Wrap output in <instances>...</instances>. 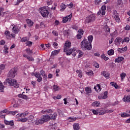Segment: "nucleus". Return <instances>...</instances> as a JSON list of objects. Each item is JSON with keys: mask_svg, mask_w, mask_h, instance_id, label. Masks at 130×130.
<instances>
[{"mask_svg": "<svg viewBox=\"0 0 130 130\" xmlns=\"http://www.w3.org/2000/svg\"><path fill=\"white\" fill-rule=\"evenodd\" d=\"M81 47L84 50H91L92 49V44L88 42L87 39H84L81 42Z\"/></svg>", "mask_w": 130, "mask_h": 130, "instance_id": "1", "label": "nucleus"}, {"mask_svg": "<svg viewBox=\"0 0 130 130\" xmlns=\"http://www.w3.org/2000/svg\"><path fill=\"white\" fill-rule=\"evenodd\" d=\"M50 117H49V115H43L41 119H40L39 120L36 121V125H38V124H43L44 122H47V121H49L50 120Z\"/></svg>", "mask_w": 130, "mask_h": 130, "instance_id": "2", "label": "nucleus"}, {"mask_svg": "<svg viewBox=\"0 0 130 130\" xmlns=\"http://www.w3.org/2000/svg\"><path fill=\"white\" fill-rule=\"evenodd\" d=\"M6 83L9 86L14 87V88H19L20 85L18 83V81L16 79H6Z\"/></svg>", "mask_w": 130, "mask_h": 130, "instance_id": "3", "label": "nucleus"}, {"mask_svg": "<svg viewBox=\"0 0 130 130\" xmlns=\"http://www.w3.org/2000/svg\"><path fill=\"white\" fill-rule=\"evenodd\" d=\"M46 8H48V7L46 6L44 7H41L39 9V11L42 15V17H43V18H46V17H48V15H49V11Z\"/></svg>", "mask_w": 130, "mask_h": 130, "instance_id": "4", "label": "nucleus"}, {"mask_svg": "<svg viewBox=\"0 0 130 130\" xmlns=\"http://www.w3.org/2000/svg\"><path fill=\"white\" fill-rule=\"evenodd\" d=\"M96 20V16L94 14H90L85 19V23L89 24V23H93Z\"/></svg>", "mask_w": 130, "mask_h": 130, "instance_id": "5", "label": "nucleus"}, {"mask_svg": "<svg viewBox=\"0 0 130 130\" xmlns=\"http://www.w3.org/2000/svg\"><path fill=\"white\" fill-rule=\"evenodd\" d=\"M98 112L99 115H104L106 113H112L113 110H106L105 109L102 108L98 109Z\"/></svg>", "mask_w": 130, "mask_h": 130, "instance_id": "6", "label": "nucleus"}, {"mask_svg": "<svg viewBox=\"0 0 130 130\" xmlns=\"http://www.w3.org/2000/svg\"><path fill=\"white\" fill-rule=\"evenodd\" d=\"M64 52H66L67 55H71V54H72L73 56H76L77 52V50H76V48H68L67 51H63Z\"/></svg>", "mask_w": 130, "mask_h": 130, "instance_id": "7", "label": "nucleus"}, {"mask_svg": "<svg viewBox=\"0 0 130 130\" xmlns=\"http://www.w3.org/2000/svg\"><path fill=\"white\" fill-rule=\"evenodd\" d=\"M17 72H18V69L16 68H13L11 69L8 73V77L10 78H14V77H16V75H17Z\"/></svg>", "mask_w": 130, "mask_h": 130, "instance_id": "8", "label": "nucleus"}, {"mask_svg": "<svg viewBox=\"0 0 130 130\" xmlns=\"http://www.w3.org/2000/svg\"><path fill=\"white\" fill-rule=\"evenodd\" d=\"M5 35L7 39H12V38H15V34H11V32L9 30H6L5 32Z\"/></svg>", "mask_w": 130, "mask_h": 130, "instance_id": "9", "label": "nucleus"}, {"mask_svg": "<svg viewBox=\"0 0 130 130\" xmlns=\"http://www.w3.org/2000/svg\"><path fill=\"white\" fill-rule=\"evenodd\" d=\"M71 46H72V43L70 41H66L64 45L63 51H67L68 48H71Z\"/></svg>", "mask_w": 130, "mask_h": 130, "instance_id": "10", "label": "nucleus"}, {"mask_svg": "<svg viewBox=\"0 0 130 130\" xmlns=\"http://www.w3.org/2000/svg\"><path fill=\"white\" fill-rule=\"evenodd\" d=\"M73 16V14L71 13L69 15L66 16L64 17H63L62 18V22L64 24H66L67 22H68L69 20V21H71L72 19V17Z\"/></svg>", "mask_w": 130, "mask_h": 130, "instance_id": "11", "label": "nucleus"}, {"mask_svg": "<svg viewBox=\"0 0 130 130\" xmlns=\"http://www.w3.org/2000/svg\"><path fill=\"white\" fill-rule=\"evenodd\" d=\"M101 75L104 76L106 79H109V76H110V74L107 71H102Z\"/></svg>", "mask_w": 130, "mask_h": 130, "instance_id": "12", "label": "nucleus"}, {"mask_svg": "<svg viewBox=\"0 0 130 130\" xmlns=\"http://www.w3.org/2000/svg\"><path fill=\"white\" fill-rule=\"evenodd\" d=\"M49 116L50 117V120L52 119L53 120H55L56 117H57V113L55 112L53 114H50L49 115Z\"/></svg>", "mask_w": 130, "mask_h": 130, "instance_id": "13", "label": "nucleus"}, {"mask_svg": "<svg viewBox=\"0 0 130 130\" xmlns=\"http://www.w3.org/2000/svg\"><path fill=\"white\" fill-rule=\"evenodd\" d=\"M12 30L15 34H18L19 31H20V29H19V27L17 25H15L13 27Z\"/></svg>", "mask_w": 130, "mask_h": 130, "instance_id": "14", "label": "nucleus"}, {"mask_svg": "<svg viewBox=\"0 0 130 130\" xmlns=\"http://www.w3.org/2000/svg\"><path fill=\"white\" fill-rule=\"evenodd\" d=\"M85 91L86 95H88V96L90 95V94L92 93V89H91V87H86L85 88Z\"/></svg>", "mask_w": 130, "mask_h": 130, "instance_id": "15", "label": "nucleus"}, {"mask_svg": "<svg viewBox=\"0 0 130 130\" xmlns=\"http://www.w3.org/2000/svg\"><path fill=\"white\" fill-rule=\"evenodd\" d=\"M41 113L43 114H47V113H52V110L51 109H47V110H43L41 111Z\"/></svg>", "mask_w": 130, "mask_h": 130, "instance_id": "16", "label": "nucleus"}, {"mask_svg": "<svg viewBox=\"0 0 130 130\" xmlns=\"http://www.w3.org/2000/svg\"><path fill=\"white\" fill-rule=\"evenodd\" d=\"M124 60V57L122 56H119L115 59V62H118V63H119V62H121V61Z\"/></svg>", "mask_w": 130, "mask_h": 130, "instance_id": "17", "label": "nucleus"}, {"mask_svg": "<svg viewBox=\"0 0 130 130\" xmlns=\"http://www.w3.org/2000/svg\"><path fill=\"white\" fill-rule=\"evenodd\" d=\"M121 41H122V39L121 38L119 37H117L115 40V44H116V45H119Z\"/></svg>", "mask_w": 130, "mask_h": 130, "instance_id": "18", "label": "nucleus"}, {"mask_svg": "<svg viewBox=\"0 0 130 130\" xmlns=\"http://www.w3.org/2000/svg\"><path fill=\"white\" fill-rule=\"evenodd\" d=\"M101 105V104H100V102L98 101H95L91 104V106H93V107H99Z\"/></svg>", "mask_w": 130, "mask_h": 130, "instance_id": "19", "label": "nucleus"}, {"mask_svg": "<svg viewBox=\"0 0 130 130\" xmlns=\"http://www.w3.org/2000/svg\"><path fill=\"white\" fill-rule=\"evenodd\" d=\"M4 122H5V124H6L7 125H11V126H13V125H14V121L13 120L9 121L7 120H5L4 121Z\"/></svg>", "mask_w": 130, "mask_h": 130, "instance_id": "20", "label": "nucleus"}, {"mask_svg": "<svg viewBox=\"0 0 130 130\" xmlns=\"http://www.w3.org/2000/svg\"><path fill=\"white\" fill-rule=\"evenodd\" d=\"M101 11H102V16H104V15H105L106 13V12H105V11H106V6L105 5L102 6L101 8Z\"/></svg>", "mask_w": 130, "mask_h": 130, "instance_id": "21", "label": "nucleus"}, {"mask_svg": "<svg viewBox=\"0 0 130 130\" xmlns=\"http://www.w3.org/2000/svg\"><path fill=\"white\" fill-rule=\"evenodd\" d=\"M127 50V46H126L124 48H119L118 49V51L120 52V53H123L125 51Z\"/></svg>", "mask_w": 130, "mask_h": 130, "instance_id": "22", "label": "nucleus"}, {"mask_svg": "<svg viewBox=\"0 0 130 130\" xmlns=\"http://www.w3.org/2000/svg\"><path fill=\"white\" fill-rule=\"evenodd\" d=\"M123 101H124V102H128V103H130V95H128L126 96H124L123 98Z\"/></svg>", "mask_w": 130, "mask_h": 130, "instance_id": "23", "label": "nucleus"}, {"mask_svg": "<svg viewBox=\"0 0 130 130\" xmlns=\"http://www.w3.org/2000/svg\"><path fill=\"white\" fill-rule=\"evenodd\" d=\"M73 128L74 130H80V124L78 123H75L73 124Z\"/></svg>", "mask_w": 130, "mask_h": 130, "instance_id": "24", "label": "nucleus"}, {"mask_svg": "<svg viewBox=\"0 0 130 130\" xmlns=\"http://www.w3.org/2000/svg\"><path fill=\"white\" fill-rule=\"evenodd\" d=\"M26 22L27 23L28 27H32V26H33V24H34V22H33V21L29 19H27L26 20Z\"/></svg>", "mask_w": 130, "mask_h": 130, "instance_id": "25", "label": "nucleus"}, {"mask_svg": "<svg viewBox=\"0 0 130 130\" xmlns=\"http://www.w3.org/2000/svg\"><path fill=\"white\" fill-rule=\"evenodd\" d=\"M60 51V50H55L51 52L52 56H54V55H56V54H58V53H59Z\"/></svg>", "mask_w": 130, "mask_h": 130, "instance_id": "26", "label": "nucleus"}, {"mask_svg": "<svg viewBox=\"0 0 130 130\" xmlns=\"http://www.w3.org/2000/svg\"><path fill=\"white\" fill-rule=\"evenodd\" d=\"M76 73L78 75L79 78H82L83 77V72L82 70H77Z\"/></svg>", "mask_w": 130, "mask_h": 130, "instance_id": "27", "label": "nucleus"}, {"mask_svg": "<svg viewBox=\"0 0 130 130\" xmlns=\"http://www.w3.org/2000/svg\"><path fill=\"white\" fill-rule=\"evenodd\" d=\"M60 12H63V11H64V10H66V9L67 8V6H66V5H64V4H61L60 5Z\"/></svg>", "mask_w": 130, "mask_h": 130, "instance_id": "28", "label": "nucleus"}, {"mask_svg": "<svg viewBox=\"0 0 130 130\" xmlns=\"http://www.w3.org/2000/svg\"><path fill=\"white\" fill-rule=\"evenodd\" d=\"M29 38L25 37L21 39V42H27V41H29Z\"/></svg>", "mask_w": 130, "mask_h": 130, "instance_id": "29", "label": "nucleus"}, {"mask_svg": "<svg viewBox=\"0 0 130 130\" xmlns=\"http://www.w3.org/2000/svg\"><path fill=\"white\" fill-rule=\"evenodd\" d=\"M114 19L117 23H119V22H120V18H119V16H118V15H115Z\"/></svg>", "mask_w": 130, "mask_h": 130, "instance_id": "30", "label": "nucleus"}, {"mask_svg": "<svg viewBox=\"0 0 130 130\" xmlns=\"http://www.w3.org/2000/svg\"><path fill=\"white\" fill-rule=\"evenodd\" d=\"M28 121L29 122H32V121H33V120L34 119V116H33V115H30L28 118H27Z\"/></svg>", "mask_w": 130, "mask_h": 130, "instance_id": "31", "label": "nucleus"}, {"mask_svg": "<svg viewBox=\"0 0 130 130\" xmlns=\"http://www.w3.org/2000/svg\"><path fill=\"white\" fill-rule=\"evenodd\" d=\"M78 58H80L81 57H82V56H83V55H84V52H83L81 50H78Z\"/></svg>", "mask_w": 130, "mask_h": 130, "instance_id": "32", "label": "nucleus"}, {"mask_svg": "<svg viewBox=\"0 0 130 130\" xmlns=\"http://www.w3.org/2000/svg\"><path fill=\"white\" fill-rule=\"evenodd\" d=\"M120 77L121 78V81H123V79H124V78H125V77H126V74L125 73H122L120 75Z\"/></svg>", "mask_w": 130, "mask_h": 130, "instance_id": "33", "label": "nucleus"}, {"mask_svg": "<svg viewBox=\"0 0 130 130\" xmlns=\"http://www.w3.org/2000/svg\"><path fill=\"white\" fill-rule=\"evenodd\" d=\"M108 92L107 91H106L104 93V95L102 97V99H106L108 97Z\"/></svg>", "mask_w": 130, "mask_h": 130, "instance_id": "34", "label": "nucleus"}, {"mask_svg": "<svg viewBox=\"0 0 130 130\" xmlns=\"http://www.w3.org/2000/svg\"><path fill=\"white\" fill-rule=\"evenodd\" d=\"M101 57H102V58H103V59H104V60H108V59H109V58H108V57H106V56H105V54H103L101 55Z\"/></svg>", "mask_w": 130, "mask_h": 130, "instance_id": "35", "label": "nucleus"}, {"mask_svg": "<svg viewBox=\"0 0 130 130\" xmlns=\"http://www.w3.org/2000/svg\"><path fill=\"white\" fill-rule=\"evenodd\" d=\"M91 111L94 115H98V114H99L98 109L97 110L92 109L91 110Z\"/></svg>", "mask_w": 130, "mask_h": 130, "instance_id": "36", "label": "nucleus"}, {"mask_svg": "<svg viewBox=\"0 0 130 130\" xmlns=\"http://www.w3.org/2000/svg\"><path fill=\"white\" fill-rule=\"evenodd\" d=\"M108 55H113L114 54V50L111 49L108 51Z\"/></svg>", "mask_w": 130, "mask_h": 130, "instance_id": "37", "label": "nucleus"}, {"mask_svg": "<svg viewBox=\"0 0 130 130\" xmlns=\"http://www.w3.org/2000/svg\"><path fill=\"white\" fill-rule=\"evenodd\" d=\"M88 40L89 43H92V42L93 41V36L90 35V36H88Z\"/></svg>", "mask_w": 130, "mask_h": 130, "instance_id": "38", "label": "nucleus"}, {"mask_svg": "<svg viewBox=\"0 0 130 130\" xmlns=\"http://www.w3.org/2000/svg\"><path fill=\"white\" fill-rule=\"evenodd\" d=\"M4 85H3V83L0 81V92H4Z\"/></svg>", "mask_w": 130, "mask_h": 130, "instance_id": "39", "label": "nucleus"}, {"mask_svg": "<svg viewBox=\"0 0 130 130\" xmlns=\"http://www.w3.org/2000/svg\"><path fill=\"white\" fill-rule=\"evenodd\" d=\"M120 115H121V117H128V116L126 112L125 113V112L121 113Z\"/></svg>", "mask_w": 130, "mask_h": 130, "instance_id": "40", "label": "nucleus"}, {"mask_svg": "<svg viewBox=\"0 0 130 130\" xmlns=\"http://www.w3.org/2000/svg\"><path fill=\"white\" fill-rule=\"evenodd\" d=\"M86 75H87V76H89V77H92V76H93V75H94V73H93V71H90L89 72H86Z\"/></svg>", "mask_w": 130, "mask_h": 130, "instance_id": "41", "label": "nucleus"}, {"mask_svg": "<svg viewBox=\"0 0 130 130\" xmlns=\"http://www.w3.org/2000/svg\"><path fill=\"white\" fill-rule=\"evenodd\" d=\"M76 118H72V117H69L68 118V120L70 121V122H73L74 121H76Z\"/></svg>", "mask_w": 130, "mask_h": 130, "instance_id": "42", "label": "nucleus"}, {"mask_svg": "<svg viewBox=\"0 0 130 130\" xmlns=\"http://www.w3.org/2000/svg\"><path fill=\"white\" fill-rule=\"evenodd\" d=\"M40 73L42 75V76H43V77L44 78H46L47 76H46V74H45V72L43 70H41Z\"/></svg>", "mask_w": 130, "mask_h": 130, "instance_id": "43", "label": "nucleus"}, {"mask_svg": "<svg viewBox=\"0 0 130 130\" xmlns=\"http://www.w3.org/2000/svg\"><path fill=\"white\" fill-rule=\"evenodd\" d=\"M26 46L30 47L32 46V44H33V43L31 41H27V42L25 43Z\"/></svg>", "mask_w": 130, "mask_h": 130, "instance_id": "44", "label": "nucleus"}, {"mask_svg": "<svg viewBox=\"0 0 130 130\" xmlns=\"http://www.w3.org/2000/svg\"><path fill=\"white\" fill-rule=\"evenodd\" d=\"M53 90L55 92L56 91H58V90L59 89V87H58V86L57 85H54L53 87Z\"/></svg>", "mask_w": 130, "mask_h": 130, "instance_id": "45", "label": "nucleus"}, {"mask_svg": "<svg viewBox=\"0 0 130 130\" xmlns=\"http://www.w3.org/2000/svg\"><path fill=\"white\" fill-rule=\"evenodd\" d=\"M123 5V3L122 2V1L121 0H118V7H122V5Z\"/></svg>", "mask_w": 130, "mask_h": 130, "instance_id": "46", "label": "nucleus"}, {"mask_svg": "<svg viewBox=\"0 0 130 130\" xmlns=\"http://www.w3.org/2000/svg\"><path fill=\"white\" fill-rule=\"evenodd\" d=\"M129 42V39L128 38H125L124 40H122L121 42L122 44H123V42Z\"/></svg>", "mask_w": 130, "mask_h": 130, "instance_id": "47", "label": "nucleus"}, {"mask_svg": "<svg viewBox=\"0 0 130 130\" xmlns=\"http://www.w3.org/2000/svg\"><path fill=\"white\" fill-rule=\"evenodd\" d=\"M24 2V0H17L16 4H15V6H19L21 3Z\"/></svg>", "mask_w": 130, "mask_h": 130, "instance_id": "48", "label": "nucleus"}, {"mask_svg": "<svg viewBox=\"0 0 130 130\" xmlns=\"http://www.w3.org/2000/svg\"><path fill=\"white\" fill-rule=\"evenodd\" d=\"M27 118H21L20 119L19 121H21V122H26L27 121Z\"/></svg>", "mask_w": 130, "mask_h": 130, "instance_id": "49", "label": "nucleus"}, {"mask_svg": "<svg viewBox=\"0 0 130 130\" xmlns=\"http://www.w3.org/2000/svg\"><path fill=\"white\" fill-rule=\"evenodd\" d=\"M27 59L29 61H34V58L32 57H30L28 56V57H27Z\"/></svg>", "mask_w": 130, "mask_h": 130, "instance_id": "50", "label": "nucleus"}, {"mask_svg": "<svg viewBox=\"0 0 130 130\" xmlns=\"http://www.w3.org/2000/svg\"><path fill=\"white\" fill-rule=\"evenodd\" d=\"M79 34H81V35H84V30L83 29H79L78 30Z\"/></svg>", "mask_w": 130, "mask_h": 130, "instance_id": "51", "label": "nucleus"}, {"mask_svg": "<svg viewBox=\"0 0 130 130\" xmlns=\"http://www.w3.org/2000/svg\"><path fill=\"white\" fill-rule=\"evenodd\" d=\"M35 76L36 77V78H39L41 77V74H40V73H36L35 74Z\"/></svg>", "mask_w": 130, "mask_h": 130, "instance_id": "52", "label": "nucleus"}, {"mask_svg": "<svg viewBox=\"0 0 130 130\" xmlns=\"http://www.w3.org/2000/svg\"><path fill=\"white\" fill-rule=\"evenodd\" d=\"M52 34L54 35V36H58V32L55 30L52 31Z\"/></svg>", "mask_w": 130, "mask_h": 130, "instance_id": "53", "label": "nucleus"}, {"mask_svg": "<svg viewBox=\"0 0 130 130\" xmlns=\"http://www.w3.org/2000/svg\"><path fill=\"white\" fill-rule=\"evenodd\" d=\"M5 68H6V65L4 64H2L0 65V70H5Z\"/></svg>", "mask_w": 130, "mask_h": 130, "instance_id": "54", "label": "nucleus"}, {"mask_svg": "<svg viewBox=\"0 0 130 130\" xmlns=\"http://www.w3.org/2000/svg\"><path fill=\"white\" fill-rule=\"evenodd\" d=\"M94 66L96 69H99V64H98V63H97L96 62H94Z\"/></svg>", "mask_w": 130, "mask_h": 130, "instance_id": "55", "label": "nucleus"}, {"mask_svg": "<svg viewBox=\"0 0 130 130\" xmlns=\"http://www.w3.org/2000/svg\"><path fill=\"white\" fill-rule=\"evenodd\" d=\"M27 115V113H22L21 114H20V116L21 117H25V116H26Z\"/></svg>", "mask_w": 130, "mask_h": 130, "instance_id": "56", "label": "nucleus"}, {"mask_svg": "<svg viewBox=\"0 0 130 130\" xmlns=\"http://www.w3.org/2000/svg\"><path fill=\"white\" fill-rule=\"evenodd\" d=\"M77 39H81L82 38V35L81 34H78L77 35Z\"/></svg>", "mask_w": 130, "mask_h": 130, "instance_id": "57", "label": "nucleus"}, {"mask_svg": "<svg viewBox=\"0 0 130 130\" xmlns=\"http://www.w3.org/2000/svg\"><path fill=\"white\" fill-rule=\"evenodd\" d=\"M101 3V0L98 1V0H95L94 2L95 5H99Z\"/></svg>", "mask_w": 130, "mask_h": 130, "instance_id": "58", "label": "nucleus"}, {"mask_svg": "<svg viewBox=\"0 0 130 130\" xmlns=\"http://www.w3.org/2000/svg\"><path fill=\"white\" fill-rule=\"evenodd\" d=\"M125 30H130V26L128 24L126 25V26L125 27Z\"/></svg>", "mask_w": 130, "mask_h": 130, "instance_id": "59", "label": "nucleus"}, {"mask_svg": "<svg viewBox=\"0 0 130 130\" xmlns=\"http://www.w3.org/2000/svg\"><path fill=\"white\" fill-rule=\"evenodd\" d=\"M26 51L27 53L31 54V53H32V50H30V49H27L26 50Z\"/></svg>", "mask_w": 130, "mask_h": 130, "instance_id": "60", "label": "nucleus"}, {"mask_svg": "<svg viewBox=\"0 0 130 130\" xmlns=\"http://www.w3.org/2000/svg\"><path fill=\"white\" fill-rule=\"evenodd\" d=\"M55 26H58V25H59V21L57 20L55 21L54 22Z\"/></svg>", "mask_w": 130, "mask_h": 130, "instance_id": "61", "label": "nucleus"}, {"mask_svg": "<svg viewBox=\"0 0 130 130\" xmlns=\"http://www.w3.org/2000/svg\"><path fill=\"white\" fill-rule=\"evenodd\" d=\"M45 45L47 48H50V46H51V44H50V43L46 44Z\"/></svg>", "mask_w": 130, "mask_h": 130, "instance_id": "62", "label": "nucleus"}, {"mask_svg": "<svg viewBox=\"0 0 130 130\" xmlns=\"http://www.w3.org/2000/svg\"><path fill=\"white\" fill-rule=\"evenodd\" d=\"M6 42L4 40H1L0 41V45H5Z\"/></svg>", "mask_w": 130, "mask_h": 130, "instance_id": "63", "label": "nucleus"}, {"mask_svg": "<svg viewBox=\"0 0 130 130\" xmlns=\"http://www.w3.org/2000/svg\"><path fill=\"white\" fill-rule=\"evenodd\" d=\"M126 113H127L128 115V117H129L130 116V110H128L126 111Z\"/></svg>", "mask_w": 130, "mask_h": 130, "instance_id": "64", "label": "nucleus"}]
</instances>
